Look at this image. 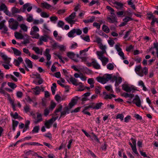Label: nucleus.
Returning <instances> with one entry per match:
<instances>
[{"instance_id": "f257e3e1", "label": "nucleus", "mask_w": 158, "mask_h": 158, "mask_svg": "<svg viewBox=\"0 0 158 158\" xmlns=\"http://www.w3.org/2000/svg\"><path fill=\"white\" fill-rule=\"evenodd\" d=\"M69 79L70 82L73 85L76 86L79 85L78 87V91H82L85 90V89L84 88L83 84L81 82H78L77 79L73 77L72 76H70L69 77Z\"/></svg>"}, {"instance_id": "f03ea898", "label": "nucleus", "mask_w": 158, "mask_h": 158, "mask_svg": "<svg viewBox=\"0 0 158 158\" xmlns=\"http://www.w3.org/2000/svg\"><path fill=\"white\" fill-rule=\"evenodd\" d=\"M111 77L112 76L111 74H107L104 75L102 77H97L96 79L98 82L104 84L111 79Z\"/></svg>"}, {"instance_id": "7ed1b4c3", "label": "nucleus", "mask_w": 158, "mask_h": 158, "mask_svg": "<svg viewBox=\"0 0 158 158\" xmlns=\"http://www.w3.org/2000/svg\"><path fill=\"white\" fill-rule=\"evenodd\" d=\"M0 56L2 57L3 59L5 61V63L7 64H2V65L4 68L6 69H10L9 65L11 60L10 58L8 57L6 55L3 53L0 52Z\"/></svg>"}, {"instance_id": "20e7f679", "label": "nucleus", "mask_w": 158, "mask_h": 158, "mask_svg": "<svg viewBox=\"0 0 158 158\" xmlns=\"http://www.w3.org/2000/svg\"><path fill=\"white\" fill-rule=\"evenodd\" d=\"M67 56L73 60L74 61L77 62L78 60L76 58V57L79 58V54H76L72 52H69L67 53Z\"/></svg>"}, {"instance_id": "39448f33", "label": "nucleus", "mask_w": 158, "mask_h": 158, "mask_svg": "<svg viewBox=\"0 0 158 158\" xmlns=\"http://www.w3.org/2000/svg\"><path fill=\"white\" fill-rule=\"evenodd\" d=\"M36 117L35 116V118L33 119V122L35 124H37L39 123L42 121L43 119L42 118V114H41L37 112L36 113Z\"/></svg>"}, {"instance_id": "423d86ee", "label": "nucleus", "mask_w": 158, "mask_h": 158, "mask_svg": "<svg viewBox=\"0 0 158 158\" xmlns=\"http://www.w3.org/2000/svg\"><path fill=\"white\" fill-rule=\"evenodd\" d=\"M58 118V116L56 117H53L49 120L46 121L45 123V125L46 127L48 128H49L50 125Z\"/></svg>"}, {"instance_id": "0eeeda50", "label": "nucleus", "mask_w": 158, "mask_h": 158, "mask_svg": "<svg viewBox=\"0 0 158 158\" xmlns=\"http://www.w3.org/2000/svg\"><path fill=\"white\" fill-rule=\"evenodd\" d=\"M9 23L11 26L10 28L13 30L17 29L19 25V23L16 20H9Z\"/></svg>"}, {"instance_id": "6e6552de", "label": "nucleus", "mask_w": 158, "mask_h": 158, "mask_svg": "<svg viewBox=\"0 0 158 158\" xmlns=\"http://www.w3.org/2000/svg\"><path fill=\"white\" fill-rule=\"evenodd\" d=\"M115 48L118 52V54L121 57L123 60L125 59V58L124 56V54L122 52L121 48L119 47V45L118 44H116L115 45Z\"/></svg>"}, {"instance_id": "1a4fd4ad", "label": "nucleus", "mask_w": 158, "mask_h": 158, "mask_svg": "<svg viewBox=\"0 0 158 158\" xmlns=\"http://www.w3.org/2000/svg\"><path fill=\"white\" fill-rule=\"evenodd\" d=\"M122 87L123 90L127 92H130L133 90V88L127 84H123Z\"/></svg>"}, {"instance_id": "9d476101", "label": "nucleus", "mask_w": 158, "mask_h": 158, "mask_svg": "<svg viewBox=\"0 0 158 158\" xmlns=\"http://www.w3.org/2000/svg\"><path fill=\"white\" fill-rule=\"evenodd\" d=\"M133 103L138 107L141 106V101L138 95H136L135 96V98L133 99Z\"/></svg>"}, {"instance_id": "9b49d317", "label": "nucleus", "mask_w": 158, "mask_h": 158, "mask_svg": "<svg viewBox=\"0 0 158 158\" xmlns=\"http://www.w3.org/2000/svg\"><path fill=\"white\" fill-rule=\"evenodd\" d=\"M91 64L93 67L96 69H101L100 65L95 60H93L91 63Z\"/></svg>"}, {"instance_id": "f8f14e48", "label": "nucleus", "mask_w": 158, "mask_h": 158, "mask_svg": "<svg viewBox=\"0 0 158 158\" xmlns=\"http://www.w3.org/2000/svg\"><path fill=\"white\" fill-rule=\"evenodd\" d=\"M113 79L116 81L115 85L117 86L118 85L121 83L122 81V78L121 77H117L116 76H114L113 77Z\"/></svg>"}, {"instance_id": "ddd939ff", "label": "nucleus", "mask_w": 158, "mask_h": 158, "mask_svg": "<svg viewBox=\"0 0 158 158\" xmlns=\"http://www.w3.org/2000/svg\"><path fill=\"white\" fill-rule=\"evenodd\" d=\"M98 59L101 60L102 62V65L103 66H105L109 61L108 58L106 57L105 56L99 58Z\"/></svg>"}, {"instance_id": "4468645a", "label": "nucleus", "mask_w": 158, "mask_h": 158, "mask_svg": "<svg viewBox=\"0 0 158 158\" xmlns=\"http://www.w3.org/2000/svg\"><path fill=\"white\" fill-rule=\"evenodd\" d=\"M31 90H32L33 94L35 95H37L40 94L41 89L40 87L36 86L35 88H32Z\"/></svg>"}, {"instance_id": "2eb2a0df", "label": "nucleus", "mask_w": 158, "mask_h": 158, "mask_svg": "<svg viewBox=\"0 0 158 158\" xmlns=\"http://www.w3.org/2000/svg\"><path fill=\"white\" fill-rule=\"evenodd\" d=\"M77 101V98H73L72 99L71 102L69 103L67 106L69 109H71L76 104Z\"/></svg>"}, {"instance_id": "dca6fc26", "label": "nucleus", "mask_w": 158, "mask_h": 158, "mask_svg": "<svg viewBox=\"0 0 158 158\" xmlns=\"http://www.w3.org/2000/svg\"><path fill=\"white\" fill-rule=\"evenodd\" d=\"M141 66L140 65H139L137 66H136L135 68V71L136 73L139 76L141 77H143V73H140L141 69Z\"/></svg>"}, {"instance_id": "f3484780", "label": "nucleus", "mask_w": 158, "mask_h": 158, "mask_svg": "<svg viewBox=\"0 0 158 158\" xmlns=\"http://www.w3.org/2000/svg\"><path fill=\"white\" fill-rule=\"evenodd\" d=\"M129 12L127 11H122L117 12V14L119 17H121L122 16H127V15H129Z\"/></svg>"}, {"instance_id": "a211bd4d", "label": "nucleus", "mask_w": 158, "mask_h": 158, "mask_svg": "<svg viewBox=\"0 0 158 158\" xmlns=\"http://www.w3.org/2000/svg\"><path fill=\"white\" fill-rule=\"evenodd\" d=\"M32 50L34 51L35 53L37 54L42 55L43 50L40 49L38 47H33L32 48Z\"/></svg>"}, {"instance_id": "6ab92c4d", "label": "nucleus", "mask_w": 158, "mask_h": 158, "mask_svg": "<svg viewBox=\"0 0 158 158\" xmlns=\"http://www.w3.org/2000/svg\"><path fill=\"white\" fill-rule=\"evenodd\" d=\"M71 109H69V108L67 106L65 108L64 110L61 112V114L60 118L63 116H65L66 115L67 113H69V111Z\"/></svg>"}, {"instance_id": "aec40b11", "label": "nucleus", "mask_w": 158, "mask_h": 158, "mask_svg": "<svg viewBox=\"0 0 158 158\" xmlns=\"http://www.w3.org/2000/svg\"><path fill=\"white\" fill-rule=\"evenodd\" d=\"M41 7L42 8H44L47 9H49L51 7V6L46 2L41 3Z\"/></svg>"}, {"instance_id": "412c9836", "label": "nucleus", "mask_w": 158, "mask_h": 158, "mask_svg": "<svg viewBox=\"0 0 158 158\" xmlns=\"http://www.w3.org/2000/svg\"><path fill=\"white\" fill-rule=\"evenodd\" d=\"M44 55L46 57L47 59L49 61L51 58V56L49 54V50L48 49H46L44 53Z\"/></svg>"}, {"instance_id": "4be33fe9", "label": "nucleus", "mask_w": 158, "mask_h": 158, "mask_svg": "<svg viewBox=\"0 0 158 158\" xmlns=\"http://www.w3.org/2000/svg\"><path fill=\"white\" fill-rule=\"evenodd\" d=\"M114 5H115V7L118 9L119 8H122L123 6V4L121 2L115 1L113 2Z\"/></svg>"}, {"instance_id": "5701e85b", "label": "nucleus", "mask_w": 158, "mask_h": 158, "mask_svg": "<svg viewBox=\"0 0 158 158\" xmlns=\"http://www.w3.org/2000/svg\"><path fill=\"white\" fill-rule=\"evenodd\" d=\"M30 121L29 120H27L25 121V127L23 130V132H25L26 130L29 128V125L30 124Z\"/></svg>"}, {"instance_id": "b1692460", "label": "nucleus", "mask_w": 158, "mask_h": 158, "mask_svg": "<svg viewBox=\"0 0 158 158\" xmlns=\"http://www.w3.org/2000/svg\"><path fill=\"white\" fill-rule=\"evenodd\" d=\"M15 36L17 39H23L24 36L21 33L19 32H16L15 33Z\"/></svg>"}, {"instance_id": "393cba45", "label": "nucleus", "mask_w": 158, "mask_h": 158, "mask_svg": "<svg viewBox=\"0 0 158 158\" xmlns=\"http://www.w3.org/2000/svg\"><path fill=\"white\" fill-rule=\"evenodd\" d=\"M25 61L28 68H32L33 67L31 61L29 59L26 58Z\"/></svg>"}, {"instance_id": "a878e982", "label": "nucleus", "mask_w": 158, "mask_h": 158, "mask_svg": "<svg viewBox=\"0 0 158 158\" xmlns=\"http://www.w3.org/2000/svg\"><path fill=\"white\" fill-rule=\"evenodd\" d=\"M32 29L33 31H31L30 32V35H33L35 32H38L39 31V28L36 26H33Z\"/></svg>"}, {"instance_id": "bb28decb", "label": "nucleus", "mask_w": 158, "mask_h": 158, "mask_svg": "<svg viewBox=\"0 0 158 158\" xmlns=\"http://www.w3.org/2000/svg\"><path fill=\"white\" fill-rule=\"evenodd\" d=\"M106 53V50H102L101 52L100 51H97L96 52V54L98 57V58H101V57H102L105 56L103 54Z\"/></svg>"}, {"instance_id": "cd10ccee", "label": "nucleus", "mask_w": 158, "mask_h": 158, "mask_svg": "<svg viewBox=\"0 0 158 158\" xmlns=\"http://www.w3.org/2000/svg\"><path fill=\"white\" fill-rule=\"evenodd\" d=\"M147 18L149 20H157V19L154 16L153 14L152 13L147 14Z\"/></svg>"}, {"instance_id": "c85d7f7f", "label": "nucleus", "mask_w": 158, "mask_h": 158, "mask_svg": "<svg viewBox=\"0 0 158 158\" xmlns=\"http://www.w3.org/2000/svg\"><path fill=\"white\" fill-rule=\"evenodd\" d=\"M10 115L12 118L15 119L19 118V119H21L22 118L19 115L17 112H15L14 114H13L12 112H11L10 113Z\"/></svg>"}, {"instance_id": "c756f323", "label": "nucleus", "mask_w": 158, "mask_h": 158, "mask_svg": "<svg viewBox=\"0 0 158 158\" xmlns=\"http://www.w3.org/2000/svg\"><path fill=\"white\" fill-rule=\"evenodd\" d=\"M12 49L13 50L14 54L16 56H19L21 54V52L20 51L14 48H12Z\"/></svg>"}, {"instance_id": "7c9ffc66", "label": "nucleus", "mask_w": 158, "mask_h": 158, "mask_svg": "<svg viewBox=\"0 0 158 158\" xmlns=\"http://www.w3.org/2000/svg\"><path fill=\"white\" fill-rule=\"evenodd\" d=\"M141 70L140 73H143V76L144 74L145 75H146L148 74V69L147 67H144Z\"/></svg>"}, {"instance_id": "2f4dec72", "label": "nucleus", "mask_w": 158, "mask_h": 158, "mask_svg": "<svg viewBox=\"0 0 158 158\" xmlns=\"http://www.w3.org/2000/svg\"><path fill=\"white\" fill-rule=\"evenodd\" d=\"M107 68L109 70H112L114 68V63H109L106 65Z\"/></svg>"}, {"instance_id": "473e14b6", "label": "nucleus", "mask_w": 158, "mask_h": 158, "mask_svg": "<svg viewBox=\"0 0 158 158\" xmlns=\"http://www.w3.org/2000/svg\"><path fill=\"white\" fill-rule=\"evenodd\" d=\"M138 85L139 86H141L143 87V89L144 91H146L147 90V89L146 87L145 86L144 84L141 80H140L138 82Z\"/></svg>"}, {"instance_id": "72a5a7b5", "label": "nucleus", "mask_w": 158, "mask_h": 158, "mask_svg": "<svg viewBox=\"0 0 158 158\" xmlns=\"http://www.w3.org/2000/svg\"><path fill=\"white\" fill-rule=\"evenodd\" d=\"M115 95L113 94H106L104 98V99H111L112 97L115 98Z\"/></svg>"}, {"instance_id": "f704fd0d", "label": "nucleus", "mask_w": 158, "mask_h": 158, "mask_svg": "<svg viewBox=\"0 0 158 158\" xmlns=\"http://www.w3.org/2000/svg\"><path fill=\"white\" fill-rule=\"evenodd\" d=\"M11 12L13 15L15 13H19L20 11L18 8H16L15 7H13L11 9Z\"/></svg>"}, {"instance_id": "c9c22d12", "label": "nucleus", "mask_w": 158, "mask_h": 158, "mask_svg": "<svg viewBox=\"0 0 158 158\" xmlns=\"http://www.w3.org/2000/svg\"><path fill=\"white\" fill-rule=\"evenodd\" d=\"M75 32L73 29L68 33V35L69 37H74L75 36Z\"/></svg>"}, {"instance_id": "e433bc0d", "label": "nucleus", "mask_w": 158, "mask_h": 158, "mask_svg": "<svg viewBox=\"0 0 158 158\" xmlns=\"http://www.w3.org/2000/svg\"><path fill=\"white\" fill-rule=\"evenodd\" d=\"M7 6L4 3H2L0 5V10L3 11L7 8Z\"/></svg>"}, {"instance_id": "4c0bfd02", "label": "nucleus", "mask_w": 158, "mask_h": 158, "mask_svg": "<svg viewBox=\"0 0 158 158\" xmlns=\"http://www.w3.org/2000/svg\"><path fill=\"white\" fill-rule=\"evenodd\" d=\"M76 13L73 12L69 17L66 18L65 20H72L75 16Z\"/></svg>"}, {"instance_id": "58836bf2", "label": "nucleus", "mask_w": 158, "mask_h": 158, "mask_svg": "<svg viewBox=\"0 0 158 158\" xmlns=\"http://www.w3.org/2000/svg\"><path fill=\"white\" fill-rule=\"evenodd\" d=\"M20 26L21 29L24 31L26 32L27 31L28 27L25 24H22L20 25Z\"/></svg>"}, {"instance_id": "ea45409f", "label": "nucleus", "mask_w": 158, "mask_h": 158, "mask_svg": "<svg viewBox=\"0 0 158 158\" xmlns=\"http://www.w3.org/2000/svg\"><path fill=\"white\" fill-rule=\"evenodd\" d=\"M123 96L126 98L129 97L131 99L134 96V95L133 94L126 93L123 94Z\"/></svg>"}, {"instance_id": "a19ab883", "label": "nucleus", "mask_w": 158, "mask_h": 158, "mask_svg": "<svg viewBox=\"0 0 158 158\" xmlns=\"http://www.w3.org/2000/svg\"><path fill=\"white\" fill-rule=\"evenodd\" d=\"M103 105L102 102H99L98 103H95V109L98 110L101 108V107Z\"/></svg>"}, {"instance_id": "79ce46f5", "label": "nucleus", "mask_w": 158, "mask_h": 158, "mask_svg": "<svg viewBox=\"0 0 158 158\" xmlns=\"http://www.w3.org/2000/svg\"><path fill=\"white\" fill-rule=\"evenodd\" d=\"M31 40V38L28 36L27 37L26 39H25L23 42V44L26 45V44H29L30 43V41Z\"/></svg>"}, {"instance_id": "37998d69", "label": "nucleus", "mask_w": 158, "mask_h": 158, "mask_svg": "<svg viewBox=\"0 0 158 158\" xmlns=\"http://www.w3.org/2000/svg\"><path fill=\"white\" fill-rule=\"evenodd\" d=\"M30 110L31 109L29 105H26L24 106V110L26 113L30 112Z\"/></svg>"}, {"instance_id": "c03bdc74", "label": "nucleus", "mask_w": 158, "mask_h": 158, "mask_svg": "<svg viewBox=\"0 0 158 158\" xmlns=\"http://www.w3.org/2000/svg\"><path fill=\"white\" fill-rule=\"evenodd\" d=\"M102 29L103 31L106 33H108L110 31V29L108 27L105 25H103Z\"/></svg>"}, {"instance_id": "a18cd8bd", "label": "nucleus", "mask_w": 158, "mask_h": 158, "mask_svg": "<svg viewBox=\"0 0 158 158\" xmlns=\"http://www.w3.org/2000/svg\"><path fill=\"white\" fill-rule=\"evenodd\" d=\"M27 144L30 145H34V146H43V145L42 144L37 142H30L27 143Z\"/></svg>"}, {"instance_id": "49530a36", "label": "nucleus", "mask_w": 158, "mask_h": 158, "mask_svg": "<svg viewBox=\"0 0 158 158\" xmlns=\"http://www.w3.org/2000/svg\"><path fill=\"white\" fill-rule=\"evenodd\" d=\"M63 72L65 74V75L66 76V79L67 81L69 82H70L69 80V77H70V76H71L70 75V76H67V75L68 74V72H67V71L65 69H63Z\"/></svg>"}, {"instance_id": "de8ad7c7", "label": "nucleus", "mask_w": 158, "mask_h": 158, "mask_svg": "<svg viewBox=\"0 0 158 158\" xmlns=\"http://www.w3.org/2000/svg\"><path fill=\"white\" fill-rule=\"evenodd\" d=\"M131 148H132V151L135 154H136L137 155V156H139V154L137 150V149L136 148V146H133V147Z\"/></svg>"}, {"instance_id": "09e8293b", "label": "nucleus", "mask_w": 158, "mask_h": 158, "mask_svg": "<svg viewBox=\"0 0 158 158\" xmlns=\"http://www.w3.org/2000/svg\"><path fill=\"white\" fill-rule=\"evenodd\" d=\"M75 33L77 35H80L82 33V31L80 29H73Z\"/></svg>"}, {"instance_id": "8fccbe9b", "label": "nucleus", "mask_w": 158, "mask_h": 158, "mask_svg": "<svg viewBox=\"0 0 158 158\" xmlns=\"http://www.w3.org/2000/svg\"><path fill=\"white\" fill-rule=\"evenodd\" d=\"M8 85L9 87L12 89H14L17 87L16 85L12 82L8 83Z\"/></svg>"}, {"instance_id": "3c124183", "label": "nucleus", "mask_w": 158, "mask_h": 158, "mask_svg": "<svg viewBox=\"0 0 158 158\" xmlns=\"http://www.w3.org/2000/svg\"><path fill=\"white\" fill-rule=\"evenodd\" d=\"M39 130V126H36L33 128L32 131L33 133H38Z\"/></svg>"}, {"instance_id": "603ef678", "label": "nucleus", "mask_w": 158, "mask_h": 158, "mask_svg": "<svg viewBox=\"0 0 158 158\" xmlns=\"http://www.w3.org/2000/svg\"><path fill=\"white\" fill-rule=\"evenodd\" d=\"M62 108V106L61 105H59L58 108L56 109L55 111V113L56 115V113L61 111Z\"/></svg>"}, {"instance_id": "864d4df0", "label": "nucleus", "mask_w": 158, "mask_h": 158, "mask_svg": "<svg viewBox=\"0 0 158 158\" xmlns=\"http://www.w3.org/2000/svg\"><path fill=\"white\" fill-rule=\"evenodd\" d=\"M124 115L122 114H119L117 115L116 117V119H119L121 121H123V119Z\"/></svg>"}, {"instance_id": "5fc2aeb1", "label": "nucleus", "mask_w": 158, "mask_h": 158, "mask_svg": "<svg viewBox=\"0 0 158 158\" xmlns=\"http://www.w3.org/2000/svg\"><path fill=\"white\" fill-rule=\"evenodd\" d=\"M23 51L25 53L28 55L29 56H30V55L31 53L28 49L26 48H24L23 49Z\"/></svg>"}, {"instance_id": "6e6d98bb", "label": "nucleus", "mask_w": 158, "mask_h": 158, "mask_svg": "<svg viewBox=\"0 0 158 158\" xmlns=\"http://www.w3.org/2000/svg\"><path fill=\"white\" fill-rule=\"evenodd\" d=\"M105 88L107 91H110V92H113V90L111 85L106 86Z\"/></svg>"}, {"instance_id": "4d7b16f0", "label": "nucleus", "mask_w": 158, "mask_h": 158, "mask_svg": "<svg viewBox=\"0 0 158 158\" xmlns=\"http://www.w3.org/2000/svg\"><path fill=\"white\" fill-rule=\"evenodd\" d=\"M29 56L31 57L32 59L35 60H37L39 58V56H38L34 54H31Z\"/></svg>"}, {"instance_id": "13d9d810", "label": "nucleus", "mask_w": 158, "mask_h": 158, "mask_svg": "<svg viewBox=\"0 0 158 158\" xmlns=\"http://www.w3.org/2000/svg\"><path fill=\"white\" fill-rule=\"evenodd\" d=\"M41 16L44 18H47L49 16V15L45 12H43L41 13Z\"/></svg>"}, {"instance_id": "bf43d9fd", "label": "nucleus", "mask_w": 158, "mask_h": 158, "mask_svg": "<svg viewBox=\"0 0 158 158\" xmlns=\"http://www.w3.org/2000/svg\"><path fill=\"white\" fill-rule=\"evenodd\" d=\"M94 42L97 43L99 45L102 44L101 39L100 38L98 37H96V40L94 41Z\"/></svg>"}, {"instance_id": "052dcab7", "label": "nucleus", "mask_w": 158, "mask_h": 158, "mask_svg": "<svg viewBox=\"0 0 158 158\" xmlns=\"http://www.w3.org/2000/svg\"><path fill=\"white\" fill-rule=\"evenodd\" d=\"M55 99L58 102L62 101V99H61V97L58 94L56 95L55 96Z\"/></svg>"}, {"instance_id": "680f3d73", "label": "nucleus", "mask_w": 158, "mask_h": 158, "mask_svg": "<svg viewBox=\"0 0 158 158\" xmlns=\"http://www.w3.org/2000/svg\"><path fill=\"white\" fill-rule=\"evenodd\" d=\"M90 138L92 140H94L98 142H99V141L98 138L97 136L95 134H93V136L92 137L91 136V137Z\"/></svg>"}, {"instance_id": "e2e57ef3", "label": "nucleus", "mask_w": 158, "mask_h": 158, "mask_svg": "<svg viewBox=\"0 0 158 158\" xmlns=\"http://www.w3.org/2000/svg\"><path fill=\"white\" fill-rule=\"evenodd\" d=\"M99 48L102 50H106V45H103L102 44H100V45H99Z\"/></svg>"}, {"instance_id": "0e129e2a", "label": "nucleus", "mask_w": 158, "mask_h": 158, "mask_svg": "<svg viewBox=\"0 0 158 158\" xmlns=\"http://www.w3.org/2000/svg\"><path fill=\"white\" fill-rule=\"evenodd\" d=\"M58 48L60 50L62 51H64L65 50L66 48L65 46L63 45H59Z\"/></svg>"}, {"instance_id": "69168bd1", "label": "nucleus", "mask_w": 158, "mask_h": 158, "mask_svg": "<svg viewBox=\"0 0 158 158\" xmlns=\"http://www.w3.org/2000/svg\"><path fill=\"white\" fill-rule=\"evenodd\" d=\"M82 39L85 41L89 42L90 41L89 36V35H87L84 37H82Z\"/></svg>"}, {"instance_id": "338daca9", "label": "nucleus", "mask_w": 158, "mask_h": 158, "mask_svg": "<svg viewBox=\"0 0 158 158\" xmlns=\"http://www.w3.org/2000/svg\"><path fill=\"white\" fill-rule=\"evenodd\" d=\"M88 83L89 84H94V80L93 78H89L87 81Z\"/></svg>"}, {"instance_id": "774afa93", "label": "nucleus", "mask_w": 158, "mask_h": 158, "mask_svg": "<svg viewBox=\"0 0 158 158\" xmlns=\"http://www.w3.org/2000/svg\"><path fill=\"white\" fill-rule=\"evenodd\" d=\"M40 39L43 41L46 42L48 40L47 37L46 35L42 36H41Z\"/></svg>"}]
</instances>
